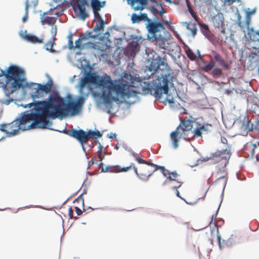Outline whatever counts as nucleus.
I'll list each match as a JSON object with an SVG mask.
<instances>
[{"mask_svg":"<svg viewBox=\"0 0 259 259\" xmlns=\"http://www.w3.org/2000/svg\"><path fill=\"white\" fill-rule=\"evenodd\" d=\"M144 164H146L148 165L153 166V167H154V168H156V166H158V165L153 163L151 161H146V162H144Z\"/></svg>","mask_w":259,"mask_h":259,"instance_id":"e2e57ef3","label":"nucleus"},{"mask_svg":"<svg viewBox=\"0 0 259 259\" xmlns=\"http://www.w3.org/2000/svg\"><path fill=\"white\" fill-rule=\"evenodd\" d=\"M90 6L93 11H100L102 9L100 0H90Z\"/></svg>","mask_w":259,"mask_h":259,"instance_id":"393cba45","label":"nucleus"},{"mask_svg":"<svg viewBox=\"0 0 259 259\" xmlns=\"http://www.w3.org/2000/svg\"><path fill=\"white\" fill-rule=\"evenodd\" d=\"M207 161V159H205V158H200V159H198L197 161H196V163L195 164H194V165H192V166H196L198 164H199L200 162H202V161Z\"/></svg>","mask_w":259,"mask_h":259,"instance_id":"680f3d73","label":"nucleus"},{"mask_svg":"<svg viewBox=\"0 0 259 259\" xmlns=\"http://www.w3.org/2000/svg\"><path fill=\"white\" fill-rule=\"evenodd\" d=\"M186 53L187 54L188 58L191 61H194L197 58V55L192 51V50L188 48V49L186 51Z\"/></svg>","mask_w":259,"mask_h":259,"instance_id":"7c9ffc66","label":"nucleus"},{"mask_svg":"<svg viewBox=\"0 0 259 259\" xmlns=\"http://www.w3.org/2000/svg\"><path fill=\"white\" fill-rule=\"evenodd\" d=\"M106 22L105 21H98V22L96 24L94 28L93 29V31L95 32V33L100 32L101 30H103L104 28L105 27Z\"/></svg>","mask_w":259,"mask_h":259,"instance_id":"a878e982","label":"nucleus"},{"mask_svg":"<svg viewBox=\"0 0 259 259\" xmlns=\"http://www.w3.org/2000/svg\"><path fill=\"white\" fill-rule=\"evenodd\" d=\"M98 36L99 35L96 33L93 34L91 31L87 30L84 33L80 34L79 37L82 40L89 38H92L95 40L97 39V37H98Z\"/></svg>","mask_w":259,"mask_h":259,"instance_id":"5701e85b","label":"nucleus"},{"mask_svg":"<svg viewBox=\"0 0 259 259\" xmlns=\"http://www.w3.org/2000/svg\"><path fill=\"white\" fill-rule=\"evenodd\" d=\"M11 68V66L7 68V69L3 70V69L1 70L0 76H4L5 77V74L7 73V71Z\"/></svg>","mask_w":259,"mask_h":259,"instance_id":"6e6d98bb","label":"nucleus"},{"mask_svg":"<svg viewBox=\"0 0 259 259\" xmlns=\"http://www.w3.org/2000/svg\"><path fill=\"white\" fill-rule=\"evenodd\" d=\"M170 175L172 176L173 178H174L176 180H177V178L180 176L179 174H177V171L176 170H174L172 172H170Z\"/></svg>","mask_w":259,"mask_h":259,"instance_id":"0e129e2a","label":"nucleus"},{"mask_svg":"<svg viewBox=\"0 0 259 259\" xmlns=\"http://www.w3.org/2000/svg\"><path fill=\"white\" fill-rule=\"evenodd\" d=\"M83 194L81 193L80 195H79L78 196L77 198L79 199V200H81L82 207L83 208V211H84L85 210V209L84 208V199H83Z\"/></svg>","mask_w":259,"mask_h":259,"instance_id":"864d4df0","label":"nucleus"},{"mask_svg":"<svg viewBox=\"0 0 259 259\" xmlns=\"http://www.w3.org/2000/svg\"><path fill=\"white\" fill-rule=\"evenodd\" d=\"M192 133H194V137H202V132L199 127L194 129Z\"/></svg>","mask_w":259,"mask_h":259,"instance_id":"a18cd8bd","label":"nucleus"},{"mask_svg":"<svg viewBox=\"0 0 259 259\" xmlns=\"http://www.w3.org/2000/svg\"><path fill=\"white\" fill-rule=\"evenodd\" d=\"M160 169L161 173L163 174V176L167 177V175H170V172L167 169L165 168L164 166H156V168H155L152 172H153L156 171L158 169Z\"/></svg>","mask_w":259,"mask_h":259,"instance_id":"c85d7f7f","label":"nucleus"},{"mask_svg":"<svg viewBox=\"0 0 259 259\" xmlns=\"http://www.w3.org/2000/svg\"><path fill=\"white\" fill-rule=\"evenodd\" d=\"M222 242L226 247H232L237 243L238 236L236 233L232 234L227 240L223 239Z\"/></svg>","mask_w":259,"mask_h":259,"instance_id":"a211bd4d","label":"nucleus"},{"mask_svg":"<svg viewBox=\"0 0 259 259\" xmlns=\"http://www.w3.org/2000/svg\"><path fill=\"white\" fill-rule=\"evenodd\" d=\"M28 7H29V4L28 3V0L26 1V4H25V14L23 16L22 19V21L23 23H24L25 22L27 19H28Z\"/></svg>","mask_w":259,"mask_h":259,"instance_id":"4c0bfd02","label":"nucleus"},{"mask_svg":"<svg viewBox=\"0 0 259 259\" xmlns=\"http://www.w3.org/2000/svg\"><path fill=\"white\" fill-rule=\"evenodd\" d=\"M145 67V71H149L151 76L153 75L155 78L152 80V83L144 82L145 85L142 87L144 94L154 96L160 102L174 103V97L169 93L170 89L174 87V73L168 65L166 58L153 55L147 60Z\"/></svg>","mask_w":259,"mask_h":259,"instance_id":"f03ea898","label":"nucleus"},{"mask_svg":"<svg viewBox=\"0 0 259 259\" xmlns=\"http://www.w3.org/2000/svg\"><path fill=\"white\" fill-rule=\"evenodd\" d=\"M110 31H111L110 29H108L107 31H106L105 33H103L102 34H101L100 32L97 33L96 34L99 35V36H98V37H97V39L98 40L97 42H99L100 41L104 40L105 39L106 40L107 43L108 42H110L111 41L109 39V36L110 35Z\"/></svg>","mask_w":259,"mask_h":259,"instance_id":"b1692460","label":"nucleus"},{"mask_svg":"<svg viewBox=\"0 0 259 259\" xmlns=\"http://www.w3.org/2000/svg\"><path fill=\"white\" fill-rule=\"evenodd\" d=\"M133 167L134 169V172H135V174L136 175V176L138 177L139 179H140L141 180H142L143 181H144V182L147 181L148 179L149 178V177H151L152 174V172H150V171L148 170V171L149 172V174L147 176L144 175L145 178H142L141 176V175L138 173L137 168L135 166H134Z\"/></svg>","mask_w":259,"mask_h":259,"instance_id":"cd10ccee","label":"nucleus"},{"mask_svg":"<svg viewBox=\"0 0 259 259\" xmlns=\"http://www.w3.org/2000/svg\"><path fill=\"white\" fill-rule=\"evenodd\" d=\"M36 101H35L34 99V101L33 100V101L31 103L26 104L25 105L21 104V106H22L24 108H27V107L31 108L32 106V105H33V107L34 106L35 102H36Z\"/></svg>","mask_w":259,"mask_h":259,"instance_id":"603ef678","label":"nucleus"},{"mask_svg":"<svg viewBox=\"0 0 259 259\" xmlns=\"http://www.w3.org/2000/svg\"><path fill=\"white\" fill-rule=\"evenodd\" d=\"M165 41H160L158 46L160 49L165 50L166 48L168 47V46H166L165 44Z\"/></svg>","mask_w":259,"mask_h":259,"instance_id":"3c124183","label":"nucleus"},{"mask_svg":"<svg viewBox=\"0 0 259 259\" xmlns=\"http://www.w3.org/2000/svg\"><path fill=\"white\" fill-rule=\"evenodd\" d=\"M48 109L46 99L35 102V105L30 110L22 112L20 116L16 119L15 124L24 125L27 122L35 121V124L41 127H32V128H44L53 130L51 127L52 121L48 118Z\"/></svg>","mask_w":259,"mask_h":259,"instance_id":"20e7f679","label":"nucleus"},{"mask_svg":"<svg viewBox=\"0 0 259 259\" xmlns=\"http://www.w3.org/2000/svg\"><path fill=\"white\" fill-rule=\"evenodd\" d=\"M52 128L53 129L52 130L58 131L60 133L66 134L72 138L73 137L75 133H76V132L77 131V130H76L75 128H71V130H67L65 127L62 130H61V131L58 130H55L53 128Z\"/></svg>","mask_w":259,"mask_h":259,"instance_id":"bb28decb","label":"nucleus"},{"mask_svg":"<svg viewBox=\"0 0 259 259\" xmlns=\"http://www.w3.org/2000/svg\"><path fill=\"white\" fill-rule=\"evenodd\" d=\"M248 127H249V120L247 118H245L244 120L242 123V125L241 126V130L249 132L248 131Z\"/></svg>","mask_w":259,"mask_h":259,"instance_id":"e433bc0d","label":"nucleus"},{"mask_svg":"<svg viewBox=\"0 0 259 259\" xmlns=\"http://www.w3.org/2000/svg\"><path fill=\"white\" fill-rule=\"evenodd\" d=\"M68 46L69 50H71L73 48V42L72 39L68 40Z\"/></svg>","mask_w":259,"mask_h":259,"instance_id":"13d9d810","label":"nucleus"},{"mask_svg":"<svg viewBox=\"0 0 259 259\" xmlns=\"http://www.w3.org/2000/svg\"><path fill=\"white\" fill-rule=\"evenodd\" d=\"M140 19L142 21H147L146 28L148 30L147 38L149 39L155 35V32H158L160 29L163 27V23L160 21L155 19H150L148 18L147 14L145 13H140Z\"/></svg>","mask_w":259,"mask_h":259,"instance_id":"423d86ee","label":"nucleus"},{"mask_svg":"<svg viewBox=\"0 0 259 259\" xmlns=\"http://www.w3.org/2000/svg\"><path fill=\"white\" fill-rule=\"evenodd\" d=\"M192 121L190 119L181 121L179 126L172 131L170 134L171 141H172V147L174 149H177L179 145V140L178 138L179 136V129L180 128L183 132L189 131L191 130L192 125H191Z\"/></svg>","mask_w":259,"mask_h":259,"instance_id":"0eeeda50","label":"nucleus"},{"mask_svg":"<svg viewBox=\"0 0 259 259\" xmlns=\"http://www.w3.org/2000/svg\"><path fill=\"white\" fill-rule=\"evenodd\" d=\"M76 2L77 4L72 5V9L77 17L84 21L89 16L85 9V7L89 4L87 0H76Z\"/></svg>","mask_w":259,"mask_h":259,"instance_id":"6e6552de","label":"nucleus"},{"mask_svg":"<svg viewBox=\"0 0 259 259\" xmlns=\"http://www.w3.org/2000/svg\"><path fill=\"white\" fill-rule=\"evenodd\" d=\"M222 202H221V201L220 202V204H219V207H218V209H217V211H216L215 213V214H213V215H212V217H211V222H210V224L212 222V220H215V219H216L217 216V214H218V211H219V208H220V206H221V203H222Z\"/></svg>","mask_w":259,"mask_h":259,"instance_id":"5fc2aeb1","label":"nucleus"},{"mask_svg":"<svg viewBox=\"0 0 259 259\" xmlns=\"http://www.w3.org/2000/svg\"><path fill=\"white\" fill-rule=\"evenodd\" d=\"M79 130L87 138H91L94 139H98L101 138L102 136V134L96 128L94 130L89 129L88 132H85L81 128H79Z\"/></svg>","mask_w":259,"mask_h":259,"instance_id":"dca6fc26","label":"nucleus"},{"mask_svg":"<svg viewBox=\"0 0 259 259\" xmlns=\"http://www.w3.org/2000/svg\"><path fill=\"white\" fill-rule=\"evenodd\" d=\"M73 138L79 143L81 147L84 146V144L88 143L87 138L79 129L77 130Z\"/></svg>","mask_w":259,"mask_h":259,"instance_id":"6ab92c4d","label":"nucleus"},{"mask_svg":"<svg viewBox=\"0 0 259 259\" xmlns=\"http://www.w3.org/2000/svg\"><path fill=\"white\" fill-rule=\"evenodd\" d=\"M127 3L128 5H131L132 7H133L136 3H137L136 0H126Z\"/></svg>","mask_w":259,"mask_h":259,"instance_id":"052dcab7","label":"nucleus"},{"mask_svg":"<svg viewBox=\"0 0 259 259\" xmlns=\"http://www.w3.org/2000/svg\"><path fill=\"white\" fill-rule=\"evenodd\" d=\"M5 78L6 83L3 85V88L6 94L10 93L9 89H7V83L10 82H11L10 88H11L10 93H12L20 88L24 89L27 87L31 89L33 85H35L36 84V83L33 82L25 81L26 78L24 69L15 65H11V68L5 74Z\"/></svg>","mask_w":259,"mask_h":259,"instance_id":"39448f33","label":"nucleus"},{"mask_svg":"<svg viewBox=\"0 0 259 259\" xmlns=\"http://www.w3.org/2000/svg\"><path fill=\"white\" fill-rule=\"evenodd\" d=\"M198 25L201 30V32L212 44L215 42L214 35L211 33L209 29L208 26L202 22H199Z\"/></svg>","mask_w":259,"mask_h":259,"instance_id":"9b49d317","label":"nucleus"},{"mask_svg":"<svg viewBox=\"0 0 259 259\" xmlns=\"http://www.w3.org/2000/svg\"><path fill=\"white\" fill-rule=\"evenodd\" d=\"M256 10V8H254L251 10H250V8H247L245 11V17L246 18H250V16L254 14Z\"/></svg>","mask_w":259,"mask_h":259,"instance_id":"ea45409f","label":"nucleus"},{"mask_svg":"<svg viewBox=\"0 0 259 259\" xmlns=\"http://www.w3.org/2000/svg\"><path fill=\"white\" fill-rule=\"evenodd\" d=\"M22 30H21L20 32V35L24 38L25 40H26L27 41L33 43V44H37V43H42L43 41V38H39L37 36L33 35V34H26L27 31H24L25 35L22 34Z\"/></svg>","mask_w":259,"mask_h":259,"instance_id":"2eb2a0df","label":"nucleus"},{"mask_svg":"<svg viewBox=\"0 0 259 259\" xmlns=\"http://www.w3.org/2000/svg\"><path fill=\"white\" fill-rule=\"evenodd\" d=\"M48 77H49L48 80L45 84L46 85H47L48 87V88L51 90L53 84V80H52V78L51 77H50L49 76H48Z\"/></svg>","mask_w":259,"mask_h":259,"instance_id":"09e8293b","label":"nucleus"},{"mask_svg":"<svg viewBox=\"0 0 259 259\" xmlns=\"http://www.w3.org/2000/svg\"><path fill=\"white\" fill-rule=\"evenodd\" d=\"M53 17L51 16H47L45 18H40V22L44 25L46 23L48 25H51L52 23Z\"/></svg>","mask_w":259,"mask_h":259,"instance_id":"72a5a7b5","label":"nucleus"},{"mask_svg":"<svg viewBox=\"0 0 259 259\" xmlns=\"http://www.w3.org/2000/svg\"><path fill=\"white\" fill-rule=\"evenodd\" d=\"M249 23H250V18H245V23L244 24V27H245L247 29L246 32H247L249 30V29L250 28V27H249Z\"/></svg>","mask_w":259,"mask_h":259,"instance_id":"8fccbe9b","label":"nucleus"},{"mask_svg":"<svg viewBox=\"0 0 259 259\" xmlns=\"http://www.w3.org/2000/svg\"><path fill=\"white\" fill-rule=\"evenodd\" d=\"M83 49H95L96 45L93 42L89 41L83 44Z\"/></svg>","mask_w":259,"mask_h":259,"instance_id":"79ce46f5","label":"nucleus"},{"mask_svg":"<svg viewBox=\"0 0 259 259\" xmlns=\"http://www.w3.org/2000/svg\"><path fill=\"white\" fill-rule=\"evenodd\" d=\"M100 11H93L94 18L96 19L98 21H105L104 19L102 18L100 14L99 13Z\"/></svg>","mask_w":259,"mask_h":259,"instance_id":"37998d69","label":"nucleus"},{"mask_svg":"<svg viewBox=\"0 0 259 259\" xmlns=\"http://www.w3.org/2000/svg\"><path fill=\"white\" fill-rule=\"evenodd\" d=\"M181 186V184H180L178 186H172L171 187V189L172 190H176V194L177 195V196L181 198V199H182V198L180 196V193H179V191L177 190L178 188H180Z\"/></svg>","mask_w":259,"mask_h":259,"instance_id":"de8ad7c7","label":"nucleus"},{"mask_svg":"<svg viewBox=\"0 0 259 259\" xmlns=\"http://www.w3.org/2000/svg\"><path fill=\"white\" fill-rule=\"evenodd\" d=\"M214 55V59L221 66L224 68L228 69L229 68V65L225 61L221 55L216 52H213Z\"/></svg>","mask_w":259,"mask_h":259,"instance_id":"4be33fe9","label":"nucleus"},{"mask_svg":"<svg viewBox=\"0 0 259 259\" xmlns=\"http://www.w3.org/2000/svg\"><path fill=\"white\" fill-rule=\"evenodd\" d=\"M131 167H132L131 165L125 166V167H122L119 171H124V172L127 171L131 168Z\"/></svg>","mask_w":259,"mask_h":259,"instance_id":"338daca9","label":"nucleus"},{"mask_svg":"<svg viewBox=\"0 0 259 259\" xmlns=\"http://www.w3.org/2000/svg\"><path fill=\"white\" fill-rule=\"evenodd\" d=\"M11 123H3L0 124V131L5 133L6 134V132H9L7 129L10 130L9 127L12 128L13 125H10Z\"/></svg>","mask_w":259,"mask_h":259,"instance_id":"2f4dec72","label":"nucleus"},{"mask_svg":"<svg viewBox=\"0 0 259 259\" xmlns=\"http://www.w3.org/2000/svg\"><path fill=\"white\" fill-rule=\"evenodd\" d=\"M137 3L141 6L144 7L148 3V0H136Z\"/></svg>","mask_w":259,"mask_h":259,"instance_id":"49530a36","label":"nucleus"},{"mask_svg":"<svg viewBox=\"0 0 259 259\" xmlns=\"http://www.w3.org/2000/svg\"><path fill=\"white\" fill-rule=\"evenodd\" d=\"M82 40L79 36V38L75 41V48L77 49L79 51H81L83 49V44H81V41Z\"/></svg>","mask_w":259,"mask_h":259,"instance_id":"58836bf2","label":"nucleus"},{"mask_svg":"<svg viewBox=\"0 0 259 259\" xmlns=\"http://www.w3.org/2000/svg\"><path fill=\"white\" fill-rule=\"evenodd\" d=\"M74 208L77 215H81L82 214V211L78 207L75 206Z\"/></svg>","mask_w":259,"mask_h":259,"instance_id":"4d7b16f0","label":"nucleus"},{"mask_svg":"<svg viewBox=\"0 0 259 259\" xmlns=\"http://www.w3.org/2000/svg\"><path fill=\"white\" fill-rule=\"evenodd\" d=\"M113 29H114L116 31H120L121 33H122V35L119 36V37H114V39L115 40H118V41H117L115 44L116 45H121V43H122V40L125 38V32L123 31H121L120 30V28H119L118 26L115 25H113L110 27H108V29H110L111 30Z\"/></svg>","mask_w":259,"mask_h":259,"instance_id":"412c9836","label":"nucleus"},{"mask_svg":"<svg viewBox=\"0 0 259 259\" xmlns=\"http://www.w3.org/2000/svg\"><path fill=\"white\" fill-rule=\"evenodd\" d=\"M136 160L137 161V162L140 164H141V163L144 164V162H146V160L143 159L142 158H141L140 157H136Z\"/></svg>","mask_w":259,"mask_h":259,"instance_id":"69168bd1","label":"nucleus"},{"mask_svg":"<svg viewBox=\"0 0 259 259\" xmlns=\"http://www.w3.org/2000/svg\"><path fill=\"white\" fill-rule=\"evenodd\" d=\"M131 21L132 23H139L141 22V19H140V15H137L136 13H134L132 14L131 16Z\"/></svg>","mask_w":259,"mask_h":259,"instance_id":"473e14b6","label":"nucleus"},{"mask_svg":"<svg viewBox=\"0 0 259 259\" xmlns=\"http://www.w3.org/2000/svg\"><path fill=\"white\" fill-rule=\"evenodd\" d=\"M35 85H37L36 87L31 88L35 91L33 94H31V98L33 100L36 98H43L44 95H50L53 91H51V90L45 84L39 83H36Z\"/></svg>","mask_w":259,"mask_h":259,"instance_id":"1a4fd4ad","label":"nucleus"},{"mask_svg":"<svg viewBox=\"0 0 259 259\" xmlns=\"http://www.w3.org/2000/svg\"><path fill=\"white\" fill-rule=\"evenodd\" d=\"M214 66V62L213 61H211L204 66L203 70L206 72H208L213 69Z\"/></svg>","mask_w":259,"mask_h":259,"instance_id":"c9c22d12","label":"nucleus"},{"mask_svg":"<svg viewBox=\"0 0 259 259\" xmlns=\"http://www.w3.org/2000/svg\"><path fill=\"white\" fill-rule=\"evenodd\" d=\"M230 154V148L229 147H228L222 150H217L215 152L212 153L210 156L212 157H221L222 159L225 158L228 160Z\"/></svg>","mask_w":259,"mask_h":259,"instance_id":"4468645a","label":"nucleus"},{"mask_svg":"<svg viewBox=\"0 0 259 259\" xmlns=\"http://www.w3.org/2000/svg\"><path fill=\"white\" fill-rule=\"evenodd\" d=\"M166 180H168V181H169V183H171L173 181H177L178 183H180V182H179L177 180H176L174 178L172 177L171 175H168V176L166 177Z\"/></svg>","mask_w":259,"mask_h":259,"instance_id":"bf43d9fd","label":"nucleus"},{"mask_svg":"<svg viewBox=\"0 0 259 259\" xmlns=\"http://www.w3.org/2000/svg\"><path fill=\"white\" fill-rule=\"evenodd\" d=\"M228 163V160H227V162L225 163L224 166H222L221 167L220 166H218L217 167V175L218 176H219L218 178L216 180V181H220L222 180H223V191L221 195V202L223 201V197H224V190L227 184V178L226 177V171L225 169V166H226V164Z\"/></svg>","mask_w":259,"mask_h":259,"instance_id":"9d476101","label":"nucleus"},{"mask_svg":"<svg viewBox=\"0 0 259 259\" xmlns=\"http://www.w3.org/2000/svg\"><path fill=\"white\" fill-rule=\"evenodd\" d=\"M35 124V121L33 123H31L30 124H28L27 126L26 125H19L18 124L17 125V126L18 127L17 129H14L12 131L9 132H6V137H12L18 135L19 134V131L22 130L23 131L32 129V127H40V125L39 126L34 125Z\"/></svg>","mask_w":259,"mask_h":259,"instance_id":"f8f14e48","label":"nucleus"},{"mask_svg":"<svg viewBox=\"0 0 259 259\" xmlns=\"http://www.w3.org/2000/svg\"><path fill=\"white\" fill-rule=\"evenodd\" d=\"M211 74L214 78H218L223 75V73L221 69L218 67H214L212 69Z\"/></svg>","mask_w":259,"mask_h":259,"instance_id":"c756f323","label":"nucleus"},{"mask_svg":"<svg viewBox=\"0 0 259 259\" xmlns=\"http://www.w3.org/2000/svg\"><path fill=\"white\" fill-rule=\"evenodd\" d=\"M162 30L163 35L159 34V35H157L156 33L157 32L155 33V35L153 37H150L149 40L152 39V41H155L157 42L158 40L159 41H167L170 37V34L169 32L166 30L164 26L163 25V27L160 29V31Z\"/></svg>","mask_w":259,"mask_h":259,"instance_id":"ddd939ff","label":"nucleus"},{"mask_svg":"<svg viewBox=\"0 0 259 259\" xmlns=\"http://www.w3.org/2000/svg\"><path fill=\"white\" fill-rule=\"evenodd\" d=\"M235 15L237 16V21L236 22L238 24V25L240 28L243 29L244 28V23L241 22V16L239 14L238 10H237L236 12L235 13Z\"/></svg>","mask_w":259,"mask_h":259,"instance_id":"f704fd0d","label":"nucleus"},{"mask_svg":"<svg viewBox=\"0 0 259 259\" xmlns=\"http://www.w3.org/2000/svg\"><path fill=\"white\" fill-rule=\"evenodd\" d=\"M51 33L52 34V38L51 39H50L46 42V45H50V48H49L48 47L45 48V49L47 51H49L51 53H55L56 51L53 49L52 47L54 44H55V40L56 39V35L57 33V26L55 25L53 26L51 30Z\"/></svg>","mask_w":259,"mask_h":259,"instance_id":"f3484780","label":"nucleus"},{"mask_svg":"<svg viewBox=\"0 0 259 259\" xmlns=\"http://www.w3.org/2000/svg\"><path fill=\"white\" fill-rule=\"evenodd\" d=\"M224 20V18L222 16H219L218 18H214L213 21L215 27H219L220 25L222 23Z\"/></svg>","mask_w":259,"mask_h":259,"instance_id":"a19ab883","label":"nucleus"},{"mask_svg":"<svg viewBox=\"0 0 259 259\" xmlns=\"http://www.w3.org/2000/svg\"><path fill=\"white\" fill-rule=\"evenodd\" d=\"M217 241H218V243L219 245V247L220 249H222L223 248V245H222L221 244V236L219 234V229L218 228H217Z\"/></svg>","mask_w":259,"mask_h":259,"instance_id":"c03bdc74","label":"nucleus"},{"mask_svg":"<svg viewBox=\"0 0 259 259\" xmlns=\"http://www.w3.org/2000/svg\"><path fill=\"white\" fill-rule=\"evenodd\" d=\"M248 60L250 64L259 61V50L257 48H253V50L248 56Z\"/></svg>","mask_w":259,"mask_h":259,"instance_id":"aec40b11","label":"nucleus"},{"mask_svg":"<svg viewBox=\"0 0 259 259\" xmlns=\"http://www.w3.org/2000/svg\"><path fill=\"white\" fill-rule=\"evenodd\" d=\"M95 83V88L100 89L101 92H94L93 96L99 105L104 104L106 108V112L110 114L113 107L112 101L120 104L119 97L129 98L137 95L134 90H127L125 84L119 80L113 81L110 76L105 74L100 76L97 71H94L93 76Z\"/></svg>","mask_w":259,"mask_h":259,"instance_id":"7ed1b4c3","label":"nucleus"},{"mask_svg":"<svg viewBox=\"0 0 259 259\" xmlns=\"http://www.w3.org/2000/svg\"><path fill=\"white\" fill-rule=\"evenodd\" d=\"M94 71H92L90 65L85 66L83 69L82 77L80 78L76 88L78 89L79 96L74 98L68 94L66 98L62 97L57 90L52 92L46 99L47 109L48 118L55 119L58 118L62 120L69 116H74L79 114L81 111V106L87 98L89 92L95 88Z\"/></svg>","mask_w":259,"mask_h":259,"instance_id":"f257e3e1","label":"nucleus"},{"mask_svg":"<svg viewBox=\"0 0 259 259\" xmlns=\"http://www.w3.org/2000/svg\"><path fill=\"white\" fill-rule=\"evenodd\" d=\"M122 147L127 151L131 152L132 151V149L131 147H128L125 144L122 145Z\"/></svg>","mask_w":259,"mask_h":259,"instance_id":"774afa93","label":"nucleus"}]
</instances>
